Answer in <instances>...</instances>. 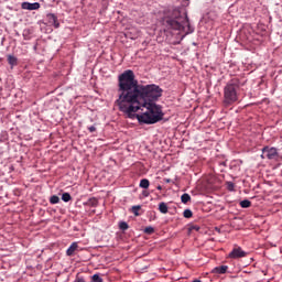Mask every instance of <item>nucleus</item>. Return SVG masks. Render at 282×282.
I'll return each mask as SVG.
<instances>
[{
  "label": "nucleus",
  "mask_w": 282,
  "mask_h": 282,
  "mask_svg": "<svg viewBox=\"0 0 282 282\" xmlns=\"http://www.w3.org/2000/svg\"><path fill=\"white\" fill-rule=\"evenodd\" d=\"M62 199L67 203V202H72V195L69 193H64L62 194Z\"/></svg>",
  "instance_id": "18"
},
{
  "label": "nucleus",
  "mask_w": 282,
  "mask_h": 282,
  "mask_svg": "<svg viewBox=\"0 0 282 282\" xmlns=\"http://www.w3.org/2000/svg\"><path fill=\"white\" fill-rule=\"evenodd\" d=\"M183 216L185 217V219H191V217H193V210L185 209Z\"/></svg>",
  "instance_id": "19"
},
{
  "label": "nucleus",
  "mask_w": 282,
  "mask_h": 282,
  "mask_svg": "<svg viewBox=\"0 0 282 282\" xmlns=\"http://www.w3.org/2000/svg\"><path fill=\"white\" fill-rule=\"evenodd\" d=\"M144 232L145 235H153L155 232V229L149 226V227H145Z\"/></svg>",
  "instance_id": "22"
},
{
  "label": "nucleus",
  "mask_w": 282,
  "mask_h": 282,
  "mask_svg": "<svg viewBox=\"0 0 282 282\" xmlns=\"http://www.w3.org/2000/svg\"><path fill=\"white\" fill-rule=\"evenodd\" d=\"M58 202H61V198L57 195L51 196L50 198L51 204H58Z\"/></svg>",
  "instance_id": "21"
},
{
  "label": "nucleus",
  "mask_w": 282,
  "mask_h": 282,
  "mask_svg": "<svg viewBox=\"0 0 282 282\" xmlns=\"http://www.w3.org/2000/svg\"><path fill=\"white\" fill-rule=\"evenodd\" d=\"M140 208H142L140 205L132 206V213L135 217H140Z\"/></svg>",
  "instance_id": "16"
},
{
  "label": "nucleus",
  "mask_w": 282,
  "mask_h": 282,
  "mask_svg": "<svg viewBox=\"0 0 282 282\" xmlns=\"http://www.w3.org/2000/svg\"><path fill=\"white\" fill-rule=\"evenodd\" d=\"M181 202H182V204H188V202H191V195L189 194H183L182 196H181Z\"/></svg>",
  "instance_id": "15"
},
{
  "label": "nucleus",
  "mask_w": 282,
  "mask_h": 282,
  "mask_svg": "<svg viewBox=\"0 0 282 282\" xmlns=\"http://www.w3.org/2000/svg\"><path fill=\"white\" fill-rule=\"evenodd\" d=\"M46 20L50 23V25H53L56 30L61 28V23L58 22V17L54 13H47L46 14Z\"/></svg>",
  "instance_id": "6"
},
{
  "label": "nucleus",
  "mask_w": 282,
  "mask_h": 282,
  "mask_svg": "<svg viewBox=\"0 0 282 282\" xmlns=\"http://www.w3.org/2000/svg\"><path fill=\"white\" fill-rule=\"evenodd\" d=\"M193 45H197V43H193Z\"/></svg>",
  "instance_id": "29"
},
{
  "label": "nucleus",
  "mask_w": 282,
  "mask_h": 282,
  "mask_svg": "<svg viewBox=\"0 0 282 282\" xmlns=\"http://www.w3.org/2000/svg\"><path fill=\"white\" fill-rule=\"evenodd\" d=\"M165 182H166V184H171V182H172V184H175V182H173V180H171V178H166Z\"/></svg>",
  "instance_id": "24"
},
{
  "label": "nucleus",
  "mask_w": 282,
  "mask_h": 282,
  "mask_svg": "<svg viewBox=\"0 0 282 282\" xmlns=\"http://www.w3.org/2000/svg\"><path fill=\"white\" fill-rule=\"evenodd\" d=\"M158 191H162V185H158Z\"/></svg>",
  "instance_id": "27"
},
{
  "label": "nucleus",
  "mask_w": 282,
  "mask_h": 282,
  "mask_svg": "<svg viewBox=\"0 0 282 282\" xmlns=\"http://www.w3.org/2000/svg\"><path fill=\"white\" fill-rule=\"evenodd\" d=\"M139 186H140V188H149V186H151V183L149 182L148 178H143L140 181Z\"/></svg>",
  "instance_id": "13"
},
{
  "label": "nucleus",
  "mask_w": 282,
  "mask_h": 282,
  "mask_svg": "<svg viewBox=\"0 0 282 282\" xmlns=\"http://www.w3.org/2000/svg\"><path fill=\"white\" fill-rule=\"evenodd\" d=\"M160 23L165 28V30H177L185 32V34H193L195 28L191 25L188 20V13L185 9H165L161 12Z\"/></svg>",
  "instance_id": "2"
},
{
  "label": "nucleus",
  "mask_w": 282,
  "mask_h": 282,
  "mask_svg": "<svg viewBox=\"0 0 282 282\" xmlns=\"http://www.w3.org/2000/svg\"><path fill=\"white\" fill-rule=\"evenodd\" d=\"M229 259H243V257H248V252L243 251L241 247L234 248L229 253Z\"/></svg>",
  "instance_id": "5"
},
{
  "label": "nucleus",
  "mask_w": 282,
  "mask_h": 282,
  "mask_svg": "<svg viewBox=\"0 0 282 282\" xmlns=\"http://www.w3.org/2000/svg\"><path fill=\"white\" fill-rule=\"evenodd\" d=\"M246 85L238 77L231 78L224 87V107H232L239 100V90Z\"/></svg>",
  "instance_id": "3"
},
{
  "label": "nucleus",
  "mask_w": 282,
  "mask_h": 282,
  "mask_svg": "<svg viewBox=\"0 0 282 282\" xmlns=\"http://www.w3.org/2000/svg\"><path fill=\"white\" fill-rule=\"evenodd\" d=\"M212 272L213 274H226V272H228V265L216 267Z\"/></svg>",
  "instance_id": "9"
},
{
  "label": "nucleus",
  "mask_w": 282,
  "mask_h": 282,
  "mask_svg": "<svg viewBox=\"0 0 282 282\" xmlns=\"http://www.w3.org/2000/svg\"><path fill=\"white\" fill-rule=\"evenodd\" d=\"M193 282H202L200 280H194Z\"/></svg>",
  "instance_id": "28"
},
{
  "label": "nucleus",
  "mask_w": 282,
  "mask_h": 282,
  "mask_svg": "<svg viewBox=\"0 0 282 282\" xmlns=\"http://www.w3.org/2000/svg\"><path fill=\"white\" fill-rule=\"evenodd\" d=\"M119 228L120 230H129V224H127V221H120L119 223Z\"/></svg>",
  "instance_id": "20"
},
{
  "label": "nucleus",
  "mask_w": 282,
  "mask_h": 282,
  "mask_svg": "<svg viewBox=\"0 0 282 282\" xmlns=\"http://www.w3.org/2000/svg\"><path fill=\"white\" fill-rule=\"evenodd\" d=\"M163 93L159 85L140 84L135 79V73L127 69L118 76L119 97L115 105L126 118L138 119L139 124H158L164 120V111L155 102L162 98Z\"/></svg>",
  "instance_id": "1"
},
{
  "label": "nucleus",
  "mask_w": 282,
  "mask_h": 282,
  "mask_svg": "<svg viewBox=\"0 0 282 282\" xmlns=\"http://www.w3.org/2000/svg\"><path fill=\"white\" fill-rule=\"evenodd\" d=\"M84 206H89L90 208H97L98 207V198H96V197L88 198L87 202L84 203Z\"/></svg>",
  "instance_id": "10"
},
{
  "label": "nucleus",
  "mask_w": 282,
  "mask_h": 282,
  "mask_svg": "<svg viewBox=\"0 0 282 282\" xmlns=\"http://www.w3.org/2000/svg\"><path fill=\"white\" fill-rule=\"evenodd\" d=\"M226 186H227V191H229L230 193H234V191H235V183L228 181V182H226Z\"/></svg>",
  "instance_id": "17"
},
{
  "label": "nucleus",
  "mask_w": 282,
  "mask_h": 282,
  "mask_svg": "<svg viewBox=\"0 0 282 282\" xmlns=\"http://www.w3.org/2000/svg\"><path fill=\"white\" fill-rule=\"evenodd\" d=\"M7 61H8L9 65H11V69H12V67H17V65H19V58H17V56H14V55H8Z\"/></svg>",
  "instance_id": "11"
},
{
  "label": "nucleus",
  "mask_w": 282,
  "mask_h": 282,
  "mask_svg": "<svg viewBox=\"0 0 282 282\" xmlns=\"http://www.w3.org/2000/svg\"><path fill=\"white\" fill-rule=\"evenodd\" d=\"M261 160H272L273 162H282V155L279 153V149L270 145L262 148Z\"/></svg>",
  "instance_id": "4"
},
{
  "label": "nucleus",
  "mask_w": 282,
  "mask_h": 282,
  "mask_svg": "<svg viewBox=\"0 0 282 282\" xmlns=\"http://www.w3.org/2000/svg\"><path fill=\"white\" fill-rule=\"evenodd\" d=\"M220 166H226V161L219 163Z\"/></svg>",
  "instance_id": "26"
},
{
  "label": "nucleus",
  "mask_w": 282,
  "mask_h": 282,
  "mask_svg": "<svg viewBox=\"0 0 282 282\" xmlns=\"http://www.w3.org/2000/svg\"><path fill=\"white\" fill-rule=\"evenodd\" d=\"M159 210L162 213V215H166V213H169V205H166L164 202L160 203Z\"/></svg>",
  "instance_id": "12"
},
{
  "label": "nucleus",
  "mask_w": 282,
  "mask_h": 282,
  "mask_svg": "<svg viewBox=\"0 0 282 282\" xmlns=\"http://www.w3.org/2000/svg\"><path fill=\"white\" fill-rule=\"evenodd\" d=\"M78 252V242H73L66 250L67 257H74Z\"/></svg>",
  "instance_id": "8"
},
{
  "label": "nucleus",
  "mask_w": 282,
  "mask_h": 282,
  "mask_svg": "<svg viewBox=\"0 0 282 282\" xmlns=\"http://www.w3.org/2000/svg\"><path fill=\"white\" fill-rule=\"evenodd\" d=\"M22 10H39L41 8V3L39 2H22Z\"/></svg>",
  "instance_id": "7"
},
{
  "label": "nucleus",
  "mask_w": 282,
  "mask_h": 282,
  "mask_svg": "<svg viewBox=\"0 0 282 282\" xmlns=\"http://www.w3.org/2000/svg\"><path fill=\"white\" fill-rule=\"evenodd\" d=\"M142 195H143V197H149V192L143 191V192H142Z\"/></svg>",
  "instance_id": "25"
},
{
  "label": "nucleus",
  "mask_w": 282,
  "mask_h": 282,
  "mask_svg": "<svg viewBox=\"0 0 282 282\" xmlns=\"http://www.w3.org/2000/svg\"><path fill=\"white\" fill-rule=\"evenodd\" d=\"M240 206L241 208H250L252 206V202H250L249 199H243L240 202Z\"/></svg>",
  "instance_id": "14"
},
{
  "label": "nucleus",
  "mask_w": 282,
  "mask_h": 282,
  "mask_svg": "<svg viewBox=\"0 0 282 282\" xmlns=\"http://www.w3.org/2000/svg\"><path fill=\"white\" fill-rule=\"evenodd\" d=\"M88 131H89L90 133L96 132V127H95V126L88 127Z\"/></svg>",
  "instance_id": "23"
}]
</instances>
